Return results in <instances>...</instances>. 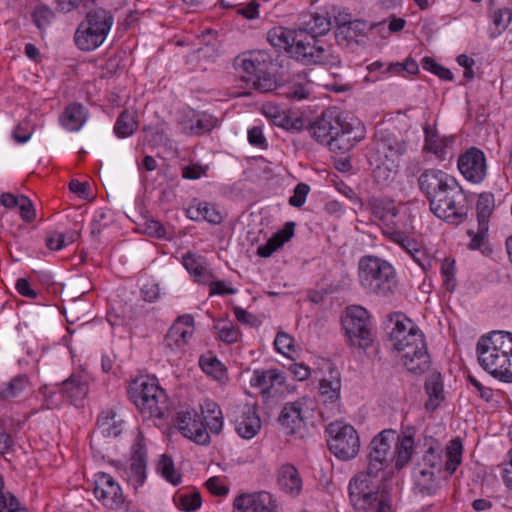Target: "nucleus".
Listing matches in <instances>:
<instances>
[{
    "instance_id": "1",
    "label": "nucleus",
    "mask_w": 512,
    "mask_h": 512,
    "mask_svg": "<svg viewBox=\"0 0 512 512\" xmlns=\"http://www.w3.org/2000/svg\"><path fill=\"white\" fill-rule=\"evenodd\" d=\"M480 366L494 378L512 383V333L492 331L477 343Z\"/></svg>"
},
{
    "instance_id": "2",
    "label": "nucleus",
    "mask_w": 512,
    "mask_h": 512,
    "mask_svg": "<svg viewBox=\"0 0 512 512\" xmlns=\"http://www.w3.org/2000/svg\"><path fill=\"white\" fill-rule=\"evenodd\" d=\"M307 130L317 142L336 153L349 151L361 139L353 125L335 109L325 110L314 122L309 123Z\"/></svg>"
},
{
    "instance_id": "3",
    "label": "nucleus",
    "mask_w": 512,
    "mask_h": 512,
    "mask_svg": "<svg viewBox=\"0 0 512 512\" xmlns=\"http://www.w3.org/2000/svg\"><path fill=\"white\" fill-rule=\"evenodd\" d=\"M358 279L368 294L379 297H389L397 288L394 267L388 261L374 255H365L359 259Z\"/></svg>"
},
{
    "instance_id": "4",
    "label": "nucleus",
    "mask_w": 512,
    "mask_h": 512,
    "mask_svg": "<svg viewBox=\"0 0 512 512\" xmlns=\"http://www.w3.org/2000/svg\"><path fill=\"white\" fill-rule=\"evenodd\" d=\"M113 22L114 18L110 11L104 8L89 10L75 32V44L83 51L98 48L105 41Z\"/></svg>"
},
{
    "instance_id": "5",
    "label": "nucleus",
    "mask_w": 512,
    "mask_h": 512,
    "mask_svg": "<svg viewBox=\"0 0 512 512\" xmlns=\"http://www.w3.org/2000/svg\"><path fill=\"white\" fill-rule=\"evenodd\" d=\"M266 57L262 52H249L235 58L234 66L246 88L259 92L277 91L278 84L267 73Z\"/></svg>"
},
{
    "instance_id": "6",
    "label": "nucleus",
    "mask_w": 512,
    "mask_h": 512,
    "mask_svg": "<svg viewBox=\"0 0 512 512\" xmlns=\"http://www.w3.org/2000/svg\"><path fill=\"white\" fill-rule=\"evenodd\" d=\"M400 340L401 343L395 341L392 345L401 353V361L407 371L416 375L425 373L430 368L431 359L422 331L416 325H411Z\"/></svg>"
},
{
    "instance_id": "7",
    "label": "nucleus",
    "mask_w": 512,
    "mask_h": 512,
    "mask_svg": "<svg viewBox=\"0 0 512 512\" xmlns=\"http://www.w3.org/2000/svg\"><path fill=\"white\" fill-rule=\"evenodd\" d=\"M160 385L155 375H140L130 381L127 394L145 419H160L158 393Z\"/></svg>"
},
{
    "instance_id": "8",
    "label": "nucleus",
    "mask_w": 512,
    "mask_h": 512,
    "mask_svg": "<svg viewBox=\"0 0 512 512\" xmlns=\"http://www.w3.org/2000/svg\"><path fill=\"white\" fill-rule=\"evenodd\" d=\"M430 211L448 223L459 224L467 217L466 196L459 183L451 182L429 201Z\"/></svg>"
},
{
    "instance_id": "9",
    "label": "nucleus",
    "mask_w": 512,
    "mask_h": 512,
    "mask_svg": "<svg viewBox=\"0 0 512 512\" xmlns=\"http://www.w3.org/2000/svg\"><path fill=\"white\" fill-rule=\"evenodd\" d=\"M343 328L348 343L352 347L366 349L371 346L374 335L372 333L370 315L362 306H350L346 310Z\"/></svg>"
},
{
    "instance_id": "10",
    "label": "nucleus",
    "mask_w": 512,
    "mask_h": 512,
    "mask_svg": "<svg viewBox=\"0 0 512 512\" xmlns=\"http://www.w3.org/2000/svg\"><path fill=\"white\" fill-rule=\"evenodd\" d=\"M328 446L338 459L347 461L355 458L360 449V439L355 428L341 421L332 422L327 427Z\"/></svg>"
},
{
    "instance_id": "11",
    "label": "nucleus",
    "mask_w": 512,
    "mask_h": 512,
    "mask_svg": "<svg viewBox=\"0 0 512 512\" xmlns=\"http://www.w3.org/2000/svg\"><path fill=\"white\" fill-rule=\"evenodd\" d=\"M380 488L379 474L365 471L355 475L349 483V497L357 510H368L378 501Z\"/></svg>"
},
{
    "instance_id": "12",
    "label": "nucleus",
    "mask_w": 512,
    "mask_h": 512,
    "mask_svg": "<svg viewBox=\"0 0 512 512\" xmlns=\"http://www.w3.org/2000/svg\"><path fill=\"white\" fill-rule=\"evenodd\" d=\"M290 54L303 65H335L340 62L337 56L318 45L317 39H311L302 30H298Z\"/></svg>"
},
{
    "instance_id": "13",
    "label": "nucleus",
    "mask_w": 512,
    "mask_h": 512,
    "mask_svg": "<svg viewBox=\"0 0 512 512\" xmlns=\"http://www.w3.org/2000/svg\"><path fill=\"white\" fill-rule=\"evenodd\" d=\"M396 439V431L386 429L376 435L369 444L367 468L370 473L384 471L392 460L391 443Z\"/></svg>"
},
{
    "instance_id": "14",
    "label": "nucleus",
    "mask_w": 512,
    "mask_h": 512,
    "mask_svg": "<svg viewBox=\"0 0 512 512\" xmlns=\"http://www.w3.org/2000/svg\"><path fill=\"white\" fill-rule=\"evenodd\" d=\"M309 403L311 401L304 397L284 405L278 421L286 434H295L306 426L312 412Z\"/></svg>"
},
{
    "instance_id": "15",
    "label": "nucleus",
    "mask_w": 512,
    "mask_h": 512,
    "mask_svg": "<svg viewBox=\"0 0 512 512\" xmlns=\"http://www.w3.org/2000/svg\"><path fill=\"white\" fill-rule=\"evenodd\" d=\"M384 237L401 247L423 270L430 267V260L425 249L410 235L405 225L401 224L396 229H389Z\"/></svg>"
},
{
    "instance_id": "16",
    "label": "nucleus",
    "mask_w": 512,
    "mask_h": 512,
    "mask_svg": "<svg viewBox=\"0 0 512 512\" xmlns=\"http://www.w3.org/2000/svg\"><path fill=\"white\" fill-rule=\"evenodd\" d=\"M457 165L463 177L469 182L481 183L487 174L486 157L482 150L471 147L458 158Z\"/></svg>"
},
{
    "instance_id": "17",
    "label": "nucleus",
    "mask_w": 512,
    "mask_h": 512,
    "mask_svg": "<svg viewBox=\"0 0 512 512\" xmlns=\"http://www.w3.org/2000/svg\"><path fill=\"white\" fill-rule=\"evenodd\" d=\"M175 425L182 435L197 444L206 445L210 435L199 414L195 410L180 411L175 418Z\"/></svg>"
},
{
    "instance_id": "18",
    "label": "nucleus",
    "mask_w": 512,
    "mask_h": 512,
    "mask_svg": "<svg viewBox=\"0 0 512 512\" xmlns=\"http://www.w3.org/2000/svg\"><path fill=\"white\" fill-rule=\"evenodd\" d=\"M94 495L104 506L110 509L118 508L124 502L121 487L107 473H98L96 475Z\"/></svg>"
},
{
    "instance_id": "19",
    "label": "nucleus",
    "mask_w": 512,
    "mask_h": 512,
    "mask_svg": "<svg viewBox=\"0 0 512 512\" xmlns=\"http://www.w3.org/2000/svg\"><path fill=\"white\" fill-rule=\"evenodd\" d=\"M233 512H277V505L269 492L247 493L234 499Z\"/></svg>"
},
{
    "instance_id": "20",
    "label": "nucleus",
    "mask_w": 512,
    "mask_h": 512,
    "mask_svg": "<svg viewBox=\"0 0 512 512\" xmlns=\"http://www.w3.org/2000/svg\"><path fill=\"white\" fill-rule=\"evenodd\" d=\"M457 180L448 173L440 169H426L418 177V186L420 191L424 194L429 201L435 195L440 193L443 189H447L451 182Z\"/></svg>"
},
{
    "instance_id": "21",
    "label": "nucleus",
    "mask_w": 512,
    "mask_h": 512,
    "mask_svg": "<svg viewBox=\"0 0 512 512\" xmlns=\"http://www.w3.org/2000/svg\"><path fill=\"white\" fill-rule=\"evenodd\" d=\"M369 205L372 216L381 223L383 236L389 229L393 230L401 225V222L396 220L399 211L393 201L384 198H373Z\"/></svg>"
},
{
    "instance_id": "22",
    "label": "nucleus",
    "mask_w": 512,
    "mask_h": 512,
    "mask_svg": "<svg viewBox=\"0 0 512 512\" xmlns=\"http://www.w3.org/2000/svg\"><path fill=\"white\" fill-rule=\"evenodd\" d=\"M234 422L236 432L245 439L253 438L261 428V420L256 409L249 404L238 407Z\"/></svg>"
},
{
    "instance_id": "23",
    "label": "nucleus",
    "mask_w": 512,
    "mask_h": 512,
    "mask_svg": "<svg viewBox=\"0 0 512 512\" xmlns=\"http://www.w3.org/2000/svg\"><path fill=\"white\" fill-rule=\"evenodd\" d=\"M377 138L379 151L384 153L385 157L393 162L395 158L403 155L406 151V140L396 129L379 131Z\"/></svg>"
},
{
    "instance_id": "24",
    "label": "nucleus",
    "mask_w": 512,
    "mask_h": 512,
    "mask_svg": "<svg viewBox=\"0 0 512 512\" xmlns=\"http://www.w3.org/2000/svg\"><path fill=\"white\" fill-rule=\"evenodd\" d=\"M124 425V420L114 410L104 411L98 417L92 441H98L100 437H118L122 433Z\"/></svg>"
},
{
    "instance_id": "25",
    "label": "nucleus",
    "mask_w": 512,
    "mask_h": 512,
    "mask_svg": "<svg viewBox=\"0 0 512 512\" xmlns=\"http://www.w3.org/2000/svg\"><path fill=\"white\" fill-rule=\"evenodd\" d=\"M193 326L194 318L192 317V315L185 314L179 316L171 325L170 329L166 334V346L172 349V341L178 347L185 345L188 341V338H190L193 333Z\"/></svg>"
},
{
    "instance_id": "26",
    "label": "nucleus",
    "mask_w": 512,
    "mask_h": 512,
    "mask_svg": "<svg viewBox=\"0 0 512 512\" xmlns=\"http://www.w3.org/2000/svg\"><path fill=\"white\" fill-rule=\"evenodd\" d=\"M383 23L368 24L361 19L352 20L346 27H342L340 31H335V38L338 44L349 45L352 42L359 43L357 39L360 36H365L367 31L382 26Z\"/></svg>"
},
{
    "instance_id": "27",
    "label": "nucleus",
    "mask_w": 512,
    "mask_h": 512,
    "mask_svg": "<svg viewBox=\"0 0 512 512\" xmlns=\"http://www.w3.org/2000/svg\"><path fill=\"white\" fill-rule=\"evenodd\" d=\"M425 144L424 149L434 154L439 160H446L448 148L453 144V136H440L436 130L430 127L424 128Z\"/></svg>"
},
{
    "instance_id": "28",
    "label": "nucleus",
    "mask_w": 512,
    "mask_h": 512,
    "mask_svg": "<svg viewBox=\"0 0 512 512\" xmlns=\"http://www.w3.org/2000/svg\"><path fill=\"white\" fill-rule=\"evenodd\" d=\"M58 392L66 396L77 405L88 393V384L80 374H72L58 385Z\"/></svg>"
},
{
    "instance_id": "29",
    "label": "nucleus",
    "mask_w": 512,
    "mask_h": 512,
    "mask_svg": "<svg viewBox=\"0 0 512 512\" xmlns=\"http://www.w3.org/2000/svg\"><path fill=\"white\" fill-rule=\"evenodd\" d=\"M294 230L295 223L292 221L286 222L281 230L269 238L265 244L258 247L257 254L264 258L270 257L277 249L282 247L293 237Z\"/></svg>"
},
{
    "instance_id": "30",
    "label": "nucleus",
    "mask_w": 512,
    "mask_h": 512,
    "mask_svg": "<svg viewBox=\"0 0 512 512\" xmlns=\"http://www.w3.org/2000/svg\"><path fill=\"white\" fill-rule=\"evenodd\" d=\"M277 483L281 490L291 495L299 494L302 489L298 470L291 464H285L279 469Z\"/></svg>"
},
{
    "instance_id": "31",
    "label": "nucleus",
    "mask_w": 512,
    "mask_h": 512,
    "mask_svg": "<svg viewBox=\"0 0 512 512\" xmlns=\"http://www.w3.org/2000/svg\"><path fill=\"white\" fill-rule=\"evenodd\" d=\"M341 379L336 369H331L328 376L321 379L319 393L324 403H335L340 399Z\"/></svg>"
},
{
    "instance_id": "32",
    "label": "nucleus",
    "mask_w": 512,
    "mask_h": 512,
    "mask_svg": "<svg viewBox=\"0 0 512 512\" xmlns=\"http://www.w3.org/2000/svg\"><path fill=\"white\" fill-rule=\"evenodd\" d=\"M132 457H131V470L136 477L138 483L142 484L145 479V469H146V452H145V444L144 437L142 434H138L136 441L132 447Z\"/></svg>"
},
{
    "instance_id": "33",
    "label": "nucleus",
    "mask_w": 512,
    "mask_h": 512,
    "mask_svg": "<svg viewBox=\"0 0 512 512\" xmlns=\"http://www.w3.org/2000/svg\"><path fill=\"white\" fill-rule=\"evenodd\" d=\"M200 406L206 426L212 433L219 434L223 426V416L219 405L210 399H205Z\"/></svg>"
},
{
    "instance_id": "34",
    "label": "nucleus",
    "mask_w": 512,
    "mask_h": 512,
    "mask_svg": "<svg viewBox=\"0 0 512 512\" xmlns=\"http://www.w3.org/2000/svg\"><path fill=\"white\" fill-rule=\"evenodd\" d=\"M425 391L429 396L425 406L428 410H435L443 400V384L439 372L431 373L425 381Z\"/></svg>"
},
{
    "instance_id": "35",
    "label": "nucleus",
    "mask_w": 512,
    "mask_h": 512,
    "mask_svg": "<svg viewBox=\"0 0 512 512\" xmlns=\"http://www.w3.org/2000/svg\"><path fill=\"white\" fill-rule=\"evenodd\" d=\"M183 265L189 273L193 274L196 281L206 284L212 278L213 275L208 269L205 260L196 255L188 254L183 257Z\"/></svg>"
},
{
    "instance_id": "36",
    "label": "nucleus",
    "mask_w": 512,
    "mask_h": 512,
    "mask_svg": "<svg viewBox=\"0 0 512 512\" xmlns=\"http://www.w3.org/2000/svg\"><path fill=\"white\" fill-rule=\"evenodd\" d=\"M85 121V108L79 103H73L66 107L63 116L61 117L62 125L72 132L78 131Z\"/></svg>"
},
{
    "instance_id": "37",
    "label": "nucleus",
    "mask_w": 512,
    "mask_h": 512,
    "mask_svg": "<svg viewBox=\"0 0 512 512\" xmlns=\"http://www.w3.org/2000/svg\"><path fill=\"white\" fill-rule=\"evenodd\" d=\"M332 22L326 16L315 14L311 15L308 21H304L303 27L298 30L304 31V34L311 39L323 36L330 31Z\"/></svg>"
},
{
    "instance_id": "38",
    "label": "nucleus",
    "mask_w": 512,
    "mask_h": 512,
    "mask_svg": "<svg viewBox=\"0 0 512 512\" xmlns=\"http://www.w3.org/2000/svg\"><path fill=\"white\" fill-rule=\"evenodd\" d=\"M298 36V30H288L283 27H274L267 33V40L274 47L287 50L290 53L292 45Z\"/></svg>"
},
{
    "instance_id": "39",
    "label": "nucleus",
    "mask_w": 512,
    "mask_h": 512,
    "mask_svg": "<svg viewBox=\"0 0 512 512\" xmlns=\"http://www.w3.org/2000/svg\"><path fill=\"white\" fill-rule=\"evenodd\" d=\"M187 216L191 220H206L212 224H219L222 221L221 214L209 203L203 202L187 209Z\"/></svg>"
},
{
    "instance_id": "40",
    "label": "nucleus",
    "mask_w": 512,
    "mask_h": 512,
    "mask_svg": "<svg viewBox=\"0 0 512 512\" xmlns=\"http://www.w3.org/2000/svg\"><path fill=\"white\" fill-rule=\"evenodd\" d=\"M28 386L26 375H17L9 382L0 385V399L11 400L18 397Z\"/></svg>"
},
{
    "instance_id": "41",
    "label": "nucleus",
    "mask_w": 512,
    "mask_h": 512,
    "mask_svg": "<svg viewBox=\"0 0 512 512\" xmlns=\"http://www.w3.org/2000/svg\"><path fill=\"white\" fill-rule=\"evenodd\" d=\"M389 322L394 326L392 327L391 332L389 333V338L392 344L395 341L401 343L400 337L403 336L406 332L409 331L411 325H416L412 320L407 318L404 314L395 312L389 315Z\"/></svg>"
},
{
    "instance_id": "42",
    "label": "nucleus",
    "mask_w": 512,
    "mask_h": 512,
    "mask_svg": "<svg viewBox=\"0 0 512 512\" xmlns=\"http://www.w3.org/2000/svg\"><path fill=\"white\" fill-rule=\"evenodd\" d=\"M495 208V199L492 193H482L479 195L476 211L478 223L489 224V218Z\"/></svg>"
},
{
    "instance_id": "43",
    "label": "nucleus",
    "mask_w": 512,
    "mask_h": 512,
    "mask_svg": "<svg viewBox=\"0 0 512 512\" xmlns=\"http://www.w3.org/2000/svg\"><path fill=\"white\" fill-rule=\"evenodd\" d=\"M414 448V440L411 435H405L396 446L395 467L402 469L410 460Z\"/></svg>"
},
{
    "instance_id": "44",
    "label": "nucleus",
    "mask_w": 512,
    "mask_h": 512,
    "mask_svg": "<svg viewBox=\"0 0 512 512\" xmlns=\"http://www.w3.org/2000/svg\"><path fill=\"white\" fill-rule=\"evenodd\" d=\"M173 500L177 507L186 512L196 511L202 504L201 495L198 491L183 494L177 493Z\"/></svg>"
},
{
    "instance_id": "45",
    "label": "nucleus",
    "mask_w": 512,
    "mask_h": 512,
    "mask_svg": "<svg viewBox=\"0 0 512 512\" xmlns=\"http://www.w3.org/2000/svg\"><path fill=\"white\" fill-rule=\"evenodd\" d=\"M463 446L459 438L453 439L447 447L445 469L453 474L461 463Z\"/></svg>"
},
{
    "instance_id": "46",
    "label": "nucleus",
    "mask_w": 512,
    "mask_h": 512,
    "mask_svg": "<svg viewBox=\"0 0 512 512\" xmlns=\"http://www.w3.org/2000/svg\"><path fill=\"white\" fill-rule=\"evenodd\" d=\"M415 487L422 496L434 494L436 491L434 471L427 468L421 469L419 476L416 477Z\"/></svg>"
},
{
    "instance_id": "47",
    "label": "nucleus",
    "mask_w": 512,
    "mask_h": 512,
    "mask_svg": "<svg viewBox=\"0 0 512 512\" xmlns=\"http://www.w3.org/2000/svg\"><path fill=\"white\" fill-rule=\"evenodd\" d=\"M214 329L218 333V338L228 344H232L238 341L240 332L238 328L228 320H218Z\"/></svg>"
},
{
    "instance_id": "48",
    "label": "nucleus",
    "mask_w": 512,
    "mask_h": 512,
    "mask_svg": "<svg viewBox=\"0 0 512 512\" xmlns=\"http://www.w3.org/2000/svg\"><path fill=\"white\" fill-rule=\"evenodd\" d=\"M135 128L134 115L128 111H123L117 119L114 131L118 137L125 138L133 134Z\"/></svg>"
},
{
    "instance_id": "49",
    "label": "nucleus",
    "mask_w": 512,
    "mask_h": 512,
    "mask_svg": "<svg viewBox=\"0 0 512 512\" xmlns=\"http://www.w3.org/2000/svg\"><path fill=\"white\" fill-rule=\"evenodd\" d=\"M162 478L173 486L182 482V474L175 468L172 458L166 454H162Z\"/></svg>"
},
{
    "instance_id": "50",
    "label": "nucleus",
    "mask_w": 512,
    "mask_h": 512,
    "mask_svg": "<svg viewBox=\"0 0 512 512\" xmlns=\"http://www.w3.org/2000/svg\"><path fill=\"white\" fill-rule=\"evenodd\" d=\"M4 484L0 476V512H26L20 507L18 499L9 492L3 491Z\"/></svg>"
},
{
    "instance_id": "51",
    "label": "nucleus",
    "mask_w": 512,
    "mask_h": 512,
    "mask_svg": "<svg viewBox=\"0 0 512 512\" xmlns=\"http://www.w3.org/2000/svg\"><path fill=\"white\" fill-rule=\"evenodd\" d=\"M200 365L206 374L212 375L216 379L224 377L225 369L215 356H202L200 358Z\"/></svg>"
},
{
    "instance_id": "52",
    "label": "nucleus",
    "mask_w": 512,
    "mask_h": 512,
    "mask_svg": "<svg viewBox=\"0 0 512 512\" xmlns=\"http://www.w3.org/2000/svg\"><path fill=\"white\" fill-rule=\"evenodd\" d=\"M277 93L287 98L296 100H302L307 96V91L305 90L304 85L297 82L279 84L277 87Z\"/></svg>"
},
{
    "instance_id": "53",
    "label": "nucleus",
    "mask_w": 512,
    "mask_h": 512,
    "mask_svg": "<svg viewBox=\"0 0 512 512\" xmlns=\"http://www.w3.org/2000/svg\"><path fill=\"white\" fill-rule=\"evenodd\" d=\"M421 65L424 70H427L442 80L452 81L453 73L446 67L438 64L432 57H424L421 60Z\"/></svg>"
},
{
    "instance_id": "54",
    "label": "nucleus",
    "mask_w": 512,
    "mask_h": 512,
    "mask_svg": "<svg viewBox=\"0 0 512 512\" xmlns=\"http://www.w3.org/2000/svg\"><path fill=\"white\" fill-rule=\"evenodd\" d=\"M217 124V119L208 114L199 115L191 129L195 134H204L210 132Z\"/></svg>"
},
{
    "instance_id": "55",
    "label": "nucleus",
    "mask_w": 512,
    "mask_h": 512,
    "mask_svg": "<svg viewBox=\"0 0 512 512\" xmlns=\"http://www.w3.org/2000/svg\"><path fill=\"white\" fill-rule=\"evenodd\" d=\"M53 17V11L47 6L37 7L33 12V21L40 30H44L51 23Z\"/></svg>"
},
{
    "instance_id": "56",
    "label": "nucleus",
    "mask_w": 512,
    "mask_h": 512,
    "mask_svg": "<svg viewBox=\"0 0 512 512\" xmlns=\"http://www.w3.org/2000/svg\"><path fill=\"white\" fill-rule=\"evenodd\" d=\"M441 272L444 276V285L446 289L452 292L456 286L455 274V262L454 260L445 259L441 266Z\"/></svg>"
},
{
    "instance_id": "57",
    "label": "nucleus",
    "mask_w": 512,
    "mask_h": 512,
    "mask_svg": "<svg viewBox=\"0 0 512 512\" xmlns=\"http://www.w3.org/2000/svg\"><path fill=\"white\" fill-rule=\"evenodd\" d=\"M512 20V10L510 8H501L493 14V24L498 29L497 34H501L508 27Z\"/></svg>"
},
{
    "instance_id": "58",
    "label": "nucleus",
    "mask_w": 512,
    "mask_h": 512,
    "mask_svg": "<svg viewBox=\"0 0 512 512\" xmlns=\"http://www.w3.org/2000/svg\"><path fill=\"white\" fill-rule=\"evenodd\" d=\"M387 71L394 73L406 71L408 74H416L419 72V65L413 58L409 57L404 62L390 63Z\"/></svg>"
},
{
    "instance_id": "59",
    "label": "nucleus",
    "mask_w": 512,
    "mask_h": 512,
    "mask_svg": "<svg viewBox=\"0 0 512 512\" xmlns=\"http://www.w3.org/2000/svg\"><path fill=\"white\" fill-rule=\"evenodd\" d=\"M309 191L310 187L306 183H298L294 188L293 195L289 198V204L300 208L304 205Z\"/></svg>"
},
{
    "instance_id": "60",
    "label": "nucleus",
    "mask_w": 512,
    "mask_h": 512,
    "mask_svg": "<svg viewBox=\"0 0 512 512\" xmlns=\"http://www.w3.org/2000/svg\"><path fill=\"white\" fill-rule=\"evenodd\" d=\"M17 206L20 209L21 218L25 222L30 223V222L34 221L35 216H36L35 209H34L32 201L28 197L21 195L19 204Z\"/></svg>"
},
{
    "instance_id": "61",
    "label": "nucleus",
    "mask_w": 512,
    "mask_h": 512,
    "mask_svg": "<svg viewBox=\"0 0 512 512\" xmlns=\"http://www.w3.org/2000/svg\"><path fill=\"white\" fill-rule=\"evenodd\" d=\"M489 224L487 223H478V230L476 233H473V231L469 230L468 234L472 237L471 242L469 244V247L473 250L480 249L483 241L485 239V236L488 232Z\"/></svg>"
},
{
    "instance_id": "62",
    "label": "nucleus",
    "mask_w": 512,
    "mask_h": 512,
    "mask_svg": "<svg viewBox=\"0 0 512 512\" xmlns=\"http://www.w3.org/2000/svg\"><path fill=\"white\" fill-rule=\"evenodd\" d=\"M440 452L441 451H439L438 449L430 447L426 451L422 459L424 466H427L428 468H430V470L436 468L438 469V471H440L442 467V459Z\"/></svg>"
},
{
    "instance_id": "63",
    "label": "nucleus",
    "mask_w": 512,
    "mask_h": 512,
    "mask_svg": "<svg viewBox=\"0 0 512 512\" xmlns=\"http://www.w3.org/2000/svg\"><path fill=\"white\" fill-rule=\"evenodd\" d=\"M208 491L215 496H226L229 493V487L222 483L221 479L217 476L209 478L205 482Z\"/></svg>"
},
{
    "instance_id": "64",
    "label": "nucleus",
    "mask_w": 512,
    "mask_h": 512,
    "mask_svg": "<svg viewBox=\"0 0 512 512\" xmlns=\"http://www.w3.org/2000/svg\"><path fill=\"white\" fill-rule=\"evenodd\" d=\"M508 488H512V449L509 451V459L497 467Z\"/></svg>"
}]
</instances>
